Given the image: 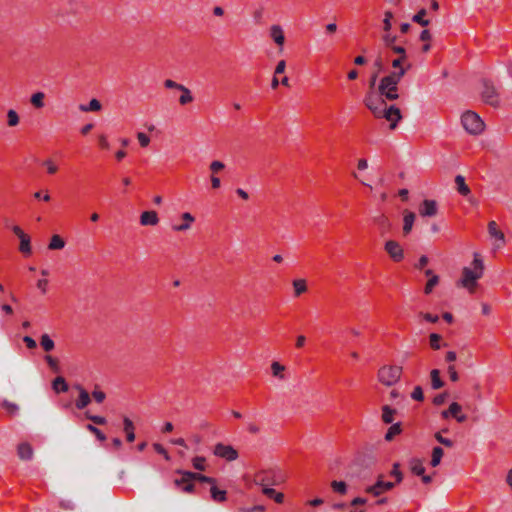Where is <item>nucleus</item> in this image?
Segmentation results:
<instances>
[{
    "label": "nucleus",
    "instance_id": "10",
    "mask_svg": "<svg viewBox=\"0 0 512 512\" xmlns=\"http://www.w3.org/2000/svg\"><path fill=\"white\" fill-rule=\"evenodd\" d=\"M176 473H178L180 475H185V479H190L192 482L200 481V482L208 483V484H214L216 482V480L214 478L205 476L200 473L184 471V470H177Z\"/></svg>",
    "mask_w": 512,
    "mask_h": 512
},
{
    "label": "nucleus",
    "instance_id": "42",
    "mask_svg": "<svg viewBox=\"0 0 512 512\" xmlns=\"http://www.w3.org/2000/svg\"><path fill=\"white\" fill-rule=\"evenodd\" d=\"M86 429L88 431H90L91 433H93L99 441L103 442L106 440L105 434H103L102 431L99 430L96 426H94L92 424H87Z\"/></svg>",
    "mask_w": 512,
    "mask_h": 512
},
{
    "label": "nucleus",
    "instance_id": "28",
    "mask_svg": "<svg viewBox=\"0 0 512 512\" xmlns=\"http://www.w3.org/2000/svg\"><path fill=\"white\" fill-rule=\"evenodd\" d=\"M427 15V10L425 8H422L412 17V21L421 25L422 27H426L429 25V20L425 19V16Z\"/></svg>",
    "mask_w": 512,
    "mask_h": 512
},
{
    "label": "nucleus",
    "instance_id": "6",
    "mask_svg": "<svg viewBox=\"0 0 512 512\" xmlns=\"http://www.w3.org/2000/svg\"><path fill=\"white\" fill-rule=\"evenodd\" d=\"M462 128H486L482 118L474 111L467 110L461 115Z\"/></svg>",
    "mask_w": 512,
    "mask_h": 512
},
{
    "label": "nucleus",
    "instance_id": "13",
    "mask_svg": "<svg viewBox=\"0 0 512 512\" xmlns=\"http://www.w3.org/2000/svg\"><path fill=\"white\" fill-rule=\"evenodd\" d=\"M176 488L185 493H193L195 489L194 483L190 479H185V475H181V478H176L173 481Z\"/></svg>",
    "mask_w": 512,
    "mask_h": 512
},
{
    "label": "nucleus",
    "instance_id": "31",
    "mask_svg": "<svg viewBox=\"0 0 512 512\" xmlns=\"http://www.w3.org/2000/svg\"><path fill=\"white\" fill-rule=\"evenodd\" d=\"M431 375V386L433 389H440L444 386V382L440 378V371L438 369H433L430 373Z\"/></svg>",
    "mask_w": 512,
    "mask_h": 512
},
{
    "label": "nucleus",
    "instance_id": "48",
    "mask_svg": "<svg viewBox=\"0 0 512 512\" xmlns=\"http://www.w3.org/2000/svg\"><path fill=\"white\" fill-rule=\"evenodd\" d=\"M429 338H430L431 347L435 350L440 349L441 346H440L439 342L441 340V336L437 333H432V334H430Z\"/></svg>",
    "mask_w": 512,
    "mask_h": 512
},
{
    "label": "nucleus",
    "instance_id": "32",
    "mask_svg": "<svg viewBox=\"0 0 512 512\" xmlns=\"http://www.w3.org/2000/svg\"><path fill=\"white\" fill-rule=\"evenodd\" d=\"M444 451L440 446H436L432 450L431 466L436 467L440 464Z\"/></svg>",
    "mask_w": 512,
    "mask_h": 512
},
{
    "label": "nucleus",
    "instance_id": "7",
    "mask_svg": "<svg viewBox=\"0 0 512 512\" xmlns=\"http://www.w3.org/2000/svg\"><path fill=\"white\" fill-rule=\"evenodd\" d=\"M213 454L219 458L225 459L226 461H234L239 456L237 450L234 447L223 443H217L215 445Z\"/></svg>",
    "mask_w": 512,
    "mask_h": 512
},
{
    "label": "nucleus",
    "instance_id": "14",
    "mask_svg": "<svg viewBox=\"0 0 512 512\" xmlns=\"http://www.w3.org/2000/svg\"><path fill=\"white\" fill-rule=\"evenodd\" d=\"M420 214L424 217H432L437 214V203L434 200H424L420 206Z\"/></svg>",
    "mask_w": 512,
    "mask_h": 512
},
{
    "label": "nucleus",
    "instance_id": "39",
    "mask_svg": "<svg viewBox=\"0 0 512 512\" xmlns=\"http://www.w3.org/2000/svg\"><path fill=\"white\" fill-rule=\"evenodd\" d=\"M44 93L36 92L31 96V104L36 108H42L44 106Z\"/></svg>",
    "mask_w": 512,
    "mask_h": 512
},
{
    "label": "nucleus",
    "instance_id": "55",
    "mask_svg": "<svg viewBox=\"0 0 512 512\" xmlns=\"http://www.w3.org/2000/svg\"><path fill=\"white\" fill-rule=\"evenodd\" d=\"M92 396H93V398L95 399V401L97 403H102L105 400V398H106V394L103 391H100V390H97V389H95L92 392Z\"/></svg>",
    "mask_w": 512,
    "mask_h": 512
},
{
    "label": "nucleus",
    "instance_id": "43",
    "mask_svg": "<svg viewBox=\"0 0 512 512\" xmlns=\"http://www.w3.org/2000/svg\"><path fill=\"white\" fill-rule=\"evenodd\" d=\"M332 489L340 494H345L347 492V485L343 481H333L331 483Z\"/></svg>",
    "mask_w": 512,
    "mask_h": 512
},
{
    "label": "nucleus",
    "instance_id": "27",
    "mask_svg": "<svg viewBox=\"0 0 512 512\" xmlns=\"http://www.w3.org/2000/svg\"><path fill=\"white\" fill-rule=\"evenodd\" d=\"M2 408H4L9 416H17L20 411L18 404L2 400Z\"/></svg>",
    "mask_w": 512,
    "mask_h": 512
},
{
    "label": "nucleus",
    "instance_id": "37",
    "mask_svg": "<svg viewBox=\"0 0 512 512\" xmlns=\"http://www.w3.org/2000/svg\"><path fill=\"white\" fill-rule=\"evenodd\" d=\"M295 296H300L307 290L306 281L304 279H297L293 281Z\"/></svg>",
    "mask_w": 512,
    "mask_h": 512
},
{
    "label": "nucleus",
    "instance_id": "59",
    "mask_svg": "<svg viewBox=\"0 0 512 512\" xmlns=\"http://www.w3.org/2000/svg\"><path fill=\"white\" fill-rule=\"evenodd\" d=\"M164 86L168 89H176V90H179L182 86V84H179L173 80H170V79H167L165 82H164Z\"/></svg>",
    "mask_w": 512,
    "mask_h": 512
},
{
    "label": "nucleus",
    "instance_id": "9",
    "mask_svg": "<svg viewBox=\"0 0 512 512\" xmlns=\"http://www.w3.org/2000/svg\"><path fill=\"white\" fill-rule=\"evenodd\" d=\"M385 250L395 262L401 261L404 257L403 249L394 240H389L385 243Z\"/></svg>",
    "mask_w": 512,
    "mask_h": 512
},
{
    "label": "nucleus",
    "instance_id": "56",
    "mask_svg": "<svg viewBox=\"0 0 512 512\" xmlns=\"http://www.w3.org/2000/svg\"><path fill=\"white\" fill-rule=\"evenodd\" d=\"M447 395L446 392L436 395L433 399V404L436 406L442 405L446 401Z\"/></svg>",
    "mask_w": 512,
    "mask_h": 512
},
{
    "label": "nucleus",
    "instance_id": "38",
    "mask_svg": "<svg viewBox=\"0 0 512 512\" xmlns=\"http://www.w3.org/2000/svg\"><path fill=\"white\" fill-rule=\"evenodd\" d=\"M40 344L42 348L47 352L53 350L55 347L54 341L50 338L48 334H43L41 336Z\"/></svg>",
    "mask_w": 512,
    "mask_h": 512
},
{
    "label": "nucleus",
    "instance_id": "22",
    "mask_svg": "<svg viewBox=\"0 0 512 512\" xmlns=\"http://www.w3.org/2000/svg\"><path fill=\"white\" fill-rule=\"evenodd\" d=\"M210 485H211V488H210L211 498L215 502H224L226 500V491L219 489L216 486V482L214 484H210Z\"/></svg>",
    "mask_w": 512,
    "mask_h": 512
},
{
    "label": "nucleus",
    "instance_id": "52",
    "mask_svg": "<svg viewBox=\"0 0 512 512\" xmlns=\"http://www.w3.org/2000/svg\"><path fill=\"white\" fill-rule=\"evenodd\" d=\"M86 417L97 425H104L106 423V418L102 416L90 415L86 413Z\"/></svg>",
    "mask_w": 512,
    "mask_h": 512
},
{
    "label": "nucleus",
    "instance_id": "40",
    "mask_svg": "<svg viewBox=\"0 0 512 512\" xmlns=\"http://www.w3.org/2000/svg\"><path fill=\"white\" fill-rule=\"evenodd\" d=\"M272 373L275 377H278L280 379H284V375L282 372L285 370V366L280 364L279 362H273L271 364Z\"/></svg>",
    "mask_w": 512,
    "mask_h": 512
},
{
    "label": "nucleus",
    "instance_id": "61",
    "mask_svg": "<svg viewBox=\"0 0 512 512\" xmlns=\"http://www.w3.org/2000/svg\"><path fill=\"white\" fill-rule=\"evenodd\" d=\"M45 360L46 362L48 363L49 367L54 370V371H57L58 370V362L56 359H54L53 357L51 356H46L45 357Z\"/></svg>",
    "mask_w": 512,
    "mask_h": 512
},
{
    "label": "nucleus",
    "instance_id": "29",
    "mask_svg": "<svg viewBox=\"0 0 512 512\" xmlns=\"http://www.w3.org/2000/svg\"><path fill=\"white\" fill-rule=\"evenodd\" d=\"M401 431H402V428H401V423L400 422L392 423V425L390 426V428L386 432L384 438H385L386 441H392L396 435H399L401 433Z\"/></svg>",
    "mask_w": 512,
    "mask_h": 512
},
{
    "label": "nucleus",
    "instance_id": "3",
    "mask_svg": "<svg viewBox=\"0 0 512 512\" xmlns=\"http://www.w3.org/2000/svg\"><path fill=\"white\" fill-rule=\"evenodd\" d=\"M400 80L401 79L396 76L394 71L383 77L378 86L379 95L390 101L398 99L399 95L397 91Z\"/></svg>",
    "mask_w": 512,
    "mask_h": 512
},
{
    "label": "nucleus",
    "instance_id": "21",
    "mask_svg": "<svg viewBox=\"0 0 512 512\" xmlns=\"http://www.w3.org/2000/svg\"><path fill=\"white\" fill-rule=\"evenodd\" d=\"M396 413V409L390 407L389 405H384L382 407V421L385 424H392L394 421V415Z\"/></svg>",
    "mask_w": 512,
    "mask_h": 512
},
{
    "label": "nucleus",
    "instance_id": "15",
    "mask_svg": "<svg viewBox=\"0 0 512 512\" xmlns=\"http://www.w3.org/2000/svg\"><path fill=\"white\" fill-rule=\"evenodd\" d=\"M377 462V459L373 453H366L356 459L354 465L361 466L364 469H369L374 466Z\"/></svg>",
    "mask_w": 512,
    "mask_h": 512
},
{
    "label": "nucleus",
    "instance_id": "46",
    "mask_svg": "<svg viewBox=\"0 0 512 512\" xmlns=\"http://www.w3.org/2000/svg\"><path fill=\"white\" fill-rule=\"evenodd\" d=\"M270 482L269 478L266 475V472L262 471L256 476V484L264 487H267V484Z\"/></svg>",
    "mask_w": 512,
    "mask_h": 512
},
{
    "label": "nucleus",
    "instance_id": "45",
    "mask_svg": "<svg viewBox=\"0 0 512 512\" xmlns=\"http://www.w3.org/2000/svg\"><path fill=\"white\" fill-rule=\"evenodd\" d=\"M439 277L437 275H432V277L428 280L426 286H425V293L429 294L431 293L432 289L438 284Z\"/></svg>",
    "mask_w": 512,
    "mask_h": 512
},
{
    "label": "nucleus",
    "instance_id": "50",
    "mask_svg": "<svg viewBox=\"0 0 512 512\" xmlns=\"http://www.w3.org/2000/svg\"><path fill=\"white\" fill-rule=\"evenodd\" d=\"M411 397H412V399H414L416 401H423L424 394H423V390H422L421 386H416L414 388L413 392L411 393Z\"/></svg>",
    "mask_w": 512,
    "mask_h": 512
},
{
    "label": "nucleus",
    "instance_id": "26",
    "mask_svg": "<svg viewBox=\"0 0 512 512\" xmlns=\"http://www.w3.org/2000/svg\"><path fill=\"white\" fill-rule=\"evenodd\" d=\"M410 469L412 473H414L417 476L423 475L425 473V467L423 466V463L418 458H413L410 460Z\"/></svg>",
    "mask_w": 512,
    "mask_h": 512
},
{
    "label": "nucleus",
    "instance_id": "57",
    "mask_svg": "<svg viewBox=\"0 0 512 512\" xmlns=\"http://www.w3.org/2000/svg\"><path fill=\"white\" fill-rule=\"evenodd\" d=\"M396 39H397V38H396V36H392V35H390V34H385V35L383 36V41L385 42V45H386L387 47H390V48H391L392 46H394V43L396 42Z\"/></svg>",
    "mask_w": 512,
    "mask_h": 512
},
{
    "label": "nucleus",
    "instance_id": "51",
    "mask_svg": "<svg viewBox=\"0 0 512 512\" xmlns=\"http://www.w3.org/2000/svg\"><path fill=\"white\" fill-rule=\"evenodd\" d=\"M435 439L442 445L446 446V447H452L453 446V441L448 439V438H444L440 432H437L435 434Z\"/></svg>",
    "mask_w": 512,
    "mask_h": 512
},
{
    "label": "nucleus",
    "instance_id": "53",
    "mask_svg": "<svg viewBox=\"0 0 512 512\" xmlns=\"http://www.w3.org/2000/svg\"><path fill=\"white\" fill-rule=\"evenodd\" d=\"M448 409H449V413L451 414V416L455 417L458 415V413L461 412L462 407L457 402H452Z\"/></svg>",
    "mask_w": 512,
    "mask_h": 512
},
{
    "label": "nucleus",
    "instance_id": "63",
    "mask_svg": "<svg viewBox=\"0 0 512 512\" xmlns=\"http://www.w3.org/2000/svg\"><path fill=\"white\" fill-rule=\"evenodd\" d=\"M60 506L65 510H73L75 508L74 503L70 500L61 501Z\"/></svg>",
    "mask_w": 512,
    "mask_h": 512
},
{
    "label": "nucleus",
    "instance_id": "44",
    "mask_svg": "<svg viewBox=\"0 0 512 512\" xmlns=\"http://www.w3.org/2000/svg\"><path fill=\"white\" fill-rule=\"evenodd\" d=\"M7 122L9 126H16L19 123V116L16 111L12 109L8 111Z\"/></svg>",
    "mask_w": 512,
    "mask_h": 512
},
{
    "label": "nucleus",
    "instance_id": "2",
    "mask_svg": "<svg viewBox=\"0 0 512 512\" xmlns=\"http://www.w3.org/2000/svg\"><path fill=\"white\" fill-rule=\"evenodd\" d=\"M473 266V269L469 267L463 268L462 278L460 280L461 285L467 288L470 292L473 291L477 280L482 276L484 270L483 261L477 254L474 255Z\"/></svg>",
    "mask_w": 512,
    "mask_h": 512
},
{
    "label": "nucleus",
    "instance_id": "24",
    "mask_svg": "<svg viewBox=\"0 0 512 512\" xmlns=\"http://www.w3.org/2000/svg\"><path fill=\"white\" fill-rule=\"evenodd\" d=\"M455 184L457 187V191L463 195L468 196L470 194V188L465 183V178L462 175H457L455 177Z\"/></svg>",
    "mask_w": 512,
    "mask_h": 512
},
{
    "label": "nucleus",
    "instance_id": "11",
    "mask_svg": "<svg viewBox=\"0 0 512 512\" xmlns=\"http://www.w3.org/2000/svg\"><path fill=\"white\" fill-rule=\"evenodd\" d=\"M372 220L382 236H385L389 232L391 223L384 214L375 215Z\"/></svg>",
    "mask_w": 512,
    "mask_h": 512
},
{
    "label": "nucleus",
    "instance_id": "30",
    "mask_svg": "<svg viewBox=\"0 0 512 512\" xmlns=\"http://www.w3.org/2000/svg\"><path fill=\"white\" fill-rule=\"evenodd\" d=\"M181 92V95L179 97V103L181 105H186L193 101V96L191 91L185 87L184 85L181 86V88L178 90Z\"/></svg>",
    "mask_w": 512,
    "mask_h": 512
},
{
    "label": "nucleus",
    "instance_id": "20",
    "mask_svg": "<svg viewBox=\"0 0 512 512\" xmlns=\"http://www.w3.org/2000/svg\"><path fill=\"white\" fill-rule=\"evenodd\" d=\"M415 213L411 211H405L404 212V218H403V233L405 235L409 234L413 228V224L415 221Z\"/></svg>",
    "mask_w": 512,
    "mask_h": 512
},
{
    "label": "nucleus",
    "instance_id": "64",
    "mask_svg": "<svg viewBox=\"0 0 512 512\" xmlns=\"http://www.w3.org/2000/svg\"><path fill=\"white\" fill-rule=\"evenodd\" d=\"M286 68V62L284 60H281L277 63V66L275 68V74H282L284 73Z\"/></svg>",
    "mask_w": 512,
    "mask_h": 512
},
{
    "label": "nucleus",
    "instance_id": "62",
    "mask_svg": "<svg viewBox=\"0 0 512 512\" xmlns=\"http://www.w3.org/2000/svg\"><path fill=\"white\" fill-rule=\"evenodd\" d=\"M225 167L224 163L221 162V161H213L211 164H210V169L213 171V172H218L220 170H222L223 168Z\"/></svg>",
    "mask_w": 512,
    "mask_h": 512
},
{
    "label": "nucleus",
    "instance_id": "54",
    "mask_svg": "<svg viewBox=\"0 0 512 512\" xmlns=\"http://www.w3.org/2000/svg\"><path fill=\"white\" fill-rule=\"evenodd\" d=\"M153 448L157 453L163 455L166 460H170V456L168 455L166 449L161 444L154 443Z\"/></svg>",
    "mask_w": 512,
    "mask_h": 512
},
{
    "label": "nucleus",
    "instance_id": "18",
    "mask_svg": "<svg viewBox=\"0 0 512 512\" xmlns=\"http://www.w3.org/2000/svg\"><path fill=\"white\" fill-rule=\"evenodd\" d=\"M17 453L21 460H31L33 457V449L28 443L19 444Z\"/></svg>",
    "mask_w": 512,
    "mask_h": 512
},
{
    "label": "nucleus",
    "instance_id": "16",
    "mask_svg": "<svg viewBox=\"0 0 512 512\" xmlns=\"http://www.w3.org/2000/svg\"><path fill=\"white\" fill-rule=\"evenodd\" d=\"M159 222L158 215L155 211H145L140 216V223L143 226H154Z\"/></svg>",
    "mask_w": 512,
    "mask_h": 512
},
{
    "label": "nucleus",
    "instance_id": "12",
    "mask_svg": "<svg viewBox=\"0 0 512 512\" xmlns=\"http://www.w3.org/2000/svg\"><path fill=\"white\" fill-rule=\"evenodd\" d=\"M74 387L79 391V397L75 402V406L77 407V409L82 410L90 404V395L88 391L85 390L81 385L76 384Z\"/></svg>",
    "mask_w": 512,
    "mask_h": 512
},
{
    "label": "nucleus",
    "instance_id": "49",
    "mask_svg": "<svg viewBox=\"0 0 512 512\" xmlns=\"http://www.w3.org/2000/svg\"><path fill=\"white\" fill-rule=\"evenodd\" d=\"M393 18V14L390 11L385 12V18L383 20V29L385 32L390 31L392 24L391 19Z\"/></svg>",
    "mask_w": 512,
    "mask_h": 512
},
{
    "label": "nucleus",
    "instance_id": "41",
    "mask_svg": "<svg viewBox=\"0 0 512 512\" xmlns=\"http://www.w3.org/2000/svg\"><path fill=\"white\" fill-rule=\"evenodd\" d=\"M400 464L395 462L392 466V470L390 471V475L396 479L397 483H400L403 480V473L400 471Z\"/></svg>",
    "mask_w": 512,
    "mask_h": 512
},
{
    "label": "nucleus",
    "instance_id": "47",
    "mask_svg": "<svg viewBox=\"0 0 512 512\" xmlns=\"http://www.w3.org/2000/svg\"><path fill=\"white\" fill-rule=\"evenodd\" d=\"M204 462H205V458L201 457V456H197V457L193 458V460H192L193 467L199 471L205 470Z\"/></svg>",
    "mask_w": 512,
    "mask_h": 512
},
{
    "label": "nucleus",
    "instance_id": "23",
    "mask_svg": "<svg viewBox=\"0 0 512 512\" xmlns=\"http://www.w3.org/2000/svg\"><path fill=\"white\" fill-rule=\"evenodd\" d=\"M182 219L184 220V223L181 225L173 226V230L175 231H186L190 228V224L194 222L195 218L194 216L189 213L185 212L182 214Z\"/></svg>",
    "mask_w": 512,
    "mask_h": 512
},
{
    "label": "nucleus",
    "instance_id": "5",
    "mask_svg": "<svg viewBox=\"0 0 512 512\" xmlns=\"http://www.w3.org/2000/svg\"><path fill=\"white\" fill-rule=\"evenodd\" d=\"M482 99L486 104L497 107L500 104L499 94L494 84L489 80H483Z\"/></svg>",
    "mask_w": 512,
    "mask_h": 512
},
{
    "label": "nucleus",
    "instance_id": "19",
    "mask_svg": "<svg viewBox=\"0 0 512 512\" xmlns=\"http://www.w3.org/2000/svg\"><path fill=\"white\" fill-rule=\"evenodd\" d=\"M270 36L277 45L283 46L284 41H285V36H284L282 28L279 25H273L271 27Z\"/></svg>",
    "mask_w": 512,
    "mask_h": 512
},
{
    "label": "nucleus",
    "instance_id": "4",
    "mask_svg": "<svg viewBox=\"0 0 512 512\" xmlns=\"http://www.w3.org/2000/svg\"><path fill=\"white\" fill-rule=\"evenodd\" d=\"M402 367L400 366H383L378 371V379L386 386H392L401 377Z\"/></svg>",
    "mask_w": 512,
    "mask_h": 512
},
{
    "label": "nucleus",
    "instance_id": "1",
    "mask_svg": "<svg viewBox=\"0 0 512 512\" xmlns=\"http://www.w3.org/2000/svg\"><path fill=\"white\" fill-rule=\"evenodd\" d=\"M364 102L375 116H382L390 122L388 128H396L398 121L402 118L399 108L394 105L388 106L381 96L377 97L373 94H368Z\"/></svg>",
    "mask_w": 512,
    "mask_h": 512
},
{
    "label": "nucleus",
    "instance_id": "35",
    "mask_svg": "<svg viewBox=\"0 0 512 512\" xmlns=\"http://www.w3.org/2000/svg\"><path fill=\"white\" fill-rule=\"evenodd\" d=\"M19 250L24 255H29L31 253L30 237L27 234L20 238Z\"/></svg>",
    "mask_w": 512,
    "mask_h": 512
},
{
    "label": "nucleus",
    "instance_id": "60",
    "mask_svg": "<svg viewBox=\"0 0 512 512\" xmlns=\"http://www.w3.org/2000/svg\"><path fill=\"white\" fill-rule=\"evenodd\" d=\"M137 137H138V140H139L141 146H143V147L147 146L150 142L148 135L145 133L140 132V133H138Z\"/></svg>",
    "mask_w": 512,
    "mask_h": 512
},
{
    "label": "nucleus",
    "instance_id": "34",
    "mask_svg": "<svg viewBox=\"0 0 512 512\" xmlns=\"http://www.w3.org/2000/svg\"><path fill=\"white\" fill-rule=\"evenodd\" d=\"M52 386L57 393L68 391V384L66 383L65 379L61 376L54 379Z\"/></svg>",
    "mask_w": 512,
    "mask_h": 512
},
{
    "label": "nucleus",
    "instance_id": "8",
    "mask_svg": "<svg viewBox=\"0 0 512 512\" xmlns=\"http://www.w3.org/2000/svg\"><path fill=\"white\" fill-rule=\"evenodd\" d=\"M394 486H395L394 482L384 481L383 475H379L377 477L376 483L374 485L368 486L366 488V492L372 494L373 496H379L384 491L393 489Z\"/></svg>",
    "mask_w": 512,
    "mask_h": 512
},
{
    "label": "nucleus",
    "instance_id": "58",
    "mask_svg": "<svg viewBox=\"0 0 512 512\" xmlns=\"http://www.w3.org/2000/svg\"><path fill=\"white\" fill-rule=\"evenodd\" d=\"M23 341L29 349H35L37 347L36 341L30 336H24Z\"/></svg>",
    "mask_w": 512,
    "mask_h": 512
},
{
    "label": "nucleus",
    "instance_id": "33",
    "mask_svg": "<svg viewBox=\"0 0 512 512\" xmlns=\"http://www.w3.org/2000/svg\"><path fill=\"white\" fill-rule=\"evenodd\" d=\"M81 111L88 112V111H98L101 109V103L99 100L93 98L90 100V102L86 104H81L79 106Z\"/></svg>",
    "mask_w": 512,
    "mask_h": 512
},
{
    "label": "nucleus",
    "instance_id": "25",
    "mask_svg": "<svg viewBox=\"0 0 512 512\" xmlns=\"http://www.w3.org/2000/svg\"><path fill=\"white\" fill-rule=\"evenodd\" d=\"M123 424H124V431L126 432L127 441L133 442L135 440L133 422L129 418L125 417L123 420Z\"/></svg>",
    "mask_w": 512,
    "mask_h": 512
},
{
    "label": "nucleus",
    "instance_id": "17",
    "mask_svg": "<svg viewBox=\"0 0 512 512\" xmlns=\"http://www.w3.org/2000/svg\"><path fill=\"white\" fill-rule=\"evenodd\" d=\"M488 232L491 237L495 238L497 241L500 242L499 244L496 245L497 248L501 247L505 243V236L503 232L498 230L496 222L491 221L488 224Z\"/></svg>",
    "mask_w": 512,
    "mask_h": 512
},
{
    "label": "nucleus",
    "instance_id": "36",
    "mask_svg": "<svg viewBox=\"0 0 512 512\" xmlns=\"http://www.w3.org/2000/svg\"><path fill=\"white\" fill-rule=\"evenodd\" d=\"M64 246V240L59 235H54L51 238L48 248L51 250H58L64 248Z\"/></svg>",
    "mask_w": 512,
    "mask_h": 512
}]
</instances>
